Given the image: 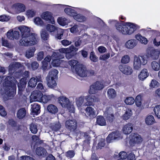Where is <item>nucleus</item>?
<instances>
[{
    "instance_id": "1",
    "label": "nucleus",
    "mask_w": 160,
    "mask_h": 160,
    "mask_svg": "<svg viewBox=\"0 0 160 160\" xmlns=\"http://www.w3.org/2000/svg\"><path fill=\"white\" fill-rule=\"evenodd\" d=\"M18 29L21 32L22 38L20 43L22 46H28L36 45L38 42L37 34L31 32V28L24 25L20 26Z\"/></svg>"
},
{
    "instance_id": "2",
    "label": "nucleus",
    "mask_w": 160,
    "mask_h": 160,
    "mask_svg": "<svg viewBox=\"0 0 160 160\" xmlns=\"http://www.w3.org/2000/svg\"><path fill=\"white\" fill-rule=\"evenodd\" d=\"M109 22L115 25L116 29L119 33L125 35H131L137 29L140 28L139 26L131 22L123 24L119 23L116 20H110Z\"/></svg>"
},
{
    "instance_id": "3",
    "label": "nucleus",
    "mask_w": 160,
    "mask_h": 160,
    "mask_svg": "<svg viewBox=\"0 0 160 160\" xmlns=\"http://www.w3.org/2000/svg\"><path fill=\"white\" fill-rule=\"evenodd\" d=\"M13 78L10 76H8L5 79L4 86L1 90V93L3 97L8 98L14 95V90L11 86Z\"/></svg>"
},
{
    "instance_id": "4",
    "label": "nucleus",
    "mask_w": 160,
    "mask_h": 160,
    "mask_svg": "<svg viewBox=\"0 0 160 160\" xmlns=\"http://www.w3.org/2000/svg\"><path fill=\"white\" fill-rule=\"evenodd\" d=\"M147 62V57L146 55L135 56L133 60V68L135 70H139L142 65H146Z\"/></svg>"
},
{
    "instance_id": "5",
    "label": "nucleus",
    "mask_w": 160,
    "mask_h": 160,
    "mask_svg": "<svg viewBox=\"0 0 160 160\" xmlns=\"http://www.w3.org/2000/svg\"><path fill=\"white\" fill-rule=\"evenodd\" d=\"M77 68H76L77 73L81 77H86L90 76L95 74V72L92 70H88L86 67L82 66V64L77 66Z\"/></svg>"
},
{
    "instance_id": "6",
    "label": "nucleus",
    "mask_w": 160,
    "mask_h": 160,
    "mask_svg": "<svg viewBox=\"0 0 160 160\" xmlns=\"http://www.w3.org/2000/svg\"><path fill=\"white\" fill-rule=\"evenodd\" d=\"M108 85L102 81L96 82L91 86L89 91L90 94H94L97 93L98 90L102 89L105 86Z\"/></svg>"
},
{
    "instance_id": "7",
    "label": "nucleus",
    "mask_w": 160,
    "mask_h": 160,
    "mask_svg": "<svg viewBox=\"0 0 160 160\" xmlns=\"http://www.w3.org/2000/svg\"><path fill=\"white\" fill-rule=\"evenodd\" d=\"M42 94L40 91H34L30 96V102H41Z\"/></svg>"
},
{
    "instance_id": "8",
    "label": "nucleus",
    "mask_w": 160,
    "mask_h": 160,
    "mask_svg": "<svg viewBox=\"0 0 160 160\" xmlns=\"http://www.w3.org/2000/svg\"><path fill=\"white\" fill-rule=\"evenodd\" d=\"M41 17L42 19L48 22L51 23L52 24H54L55 23V20L52 14L50 12H44L42 13Z\"/></svg>"
},
{
    "instance_id": "9",
    "label": "nucleus",
    "mask_w": 160,
    "mask_h": 160,
    "mask_svg": "<svg viewBox=\"0 0 160 160\" xmlns=\"http://www.w3.org/2000/svg\"><path fill=\"white\" fill-rule=\"evenodd\" d=\"M86 102L84 103L85 106L92 105L95 102H98V98L95 96L88 95L85 97Z\"/></svg>"
},
{
    "instance_id": "10",
    "label": "nucleus",
    "mask_w": 160,
    "mask_h": 160,
    "mask_svg": "<svg viewBox=\"0 0 160 160\" xmlns=\"http://www.w3.org/2000/svg\"><path fill=\"white\" fill-rule=\"evenodd\" d=\"M77 122L74 120L68 119L65 122V127L68 130L71 131H74L77 128Z\"/></svg>"
},
{
    "instance_id": "11",
    "label": "nucleus",
    "mask_w": 160,
    "mask_h": 160,
    "mask_svg": "<svg viewBox=\"0 0 160 160\" xmlns=\"http://www.w3.org/2000/svg\"><path fill=\"white\" fill-rule=\"evenodd\" d=\"M148 56L147 57L151 58L152 60H157L160 55V49H153L147 53Z\"/></svg>"
},
{
    "instance_id": "12",
    "label": "nucleus",
    "mask_w": 160,
    "mask_h": 160,
    "mask_svg": "<svg viewBox=\"0 0 160 160\" xmlns=\"http://www.w3.org/2000/svg\"><path fill=\"white\" fill-rule=\"evenodd\" d=\"M13 10L17 13L24 12L26 9L25 6L21 3H17L12 6Z\"/></svg>"
},
{
    "instance_id": "13",
    "label": "nucleus",
    "mask_w": 160,
    "mask_h": 160,
    "mask_svg": "<svg viewBox=\"0 0 160 160\" xmlns=\"http://www.w3.org/2000/svg\"><path fill=\"white\" fill-rule=\"evenodd\" d=\"M68 49L67 48H62L59 49V52H53L52 55V58H59V59L63 58L64 57L63 53L66 54L67 52H68Z\"/></svg>"
},
{
    "instance_id": "14",
    "label": "nucleus",
    "mask_w": 160,
    "mask_h": 160,
    "mask_svg": "<svg viewBox=\"0 0 160 160\" xmlns=\"http://www.w3.org/2000/svg\"><path fill=\"white\" fill-rule=\"evenodd\" d=\"M119 68L120 71L126 75H131L133 72L132 68L131 67L127 65H120Z\"/></svg>"
},
{
    "instance_id": "15",
    "label": "nucleus",
    "mask_w": 160,
    "mask_h": 160,
    "mask_svg": "<svg viewBox=\"0 0 160 160\" xmlns=\"http://www.w3.org/2000/svg\"><path fill=\"white\" fill-rule=\"evenodd\" d=\"M7 37L8 38L11 40L14 39H18L20 37L19 32L18 31H13V29H11L7 32Z\"/></svg>"
},
{
    "instance_id": "16",
    "label": "nucleus",
    "mask_w": 160,
    "mask_h": 160,
    "mask_svg": "<svg viewBox=\"0 0 160 160\" xmlns=\"http://www.w3.org/2000/svg\"><path fill=\"white\" fill-rule=\"evenodd\" d=\"M58 102L62 107L66 108L71 102L69 99L65 96H61L58 99Z\"/></svg>"
},
{
    "instance_id": "17",
    "label": "nucleus",
    "mask_w": 160,
    "mask_h": 160,
    "mask_svg": "<svg viewBox=\"0 0 160 160\" xmlns=\"http://www.w3.org/2000/svg\"><path fill=\"white\" fill-rule=\"evenodd\" d=\"M104 115L107 117V120L109 122H112L114 118L113 111L112 108L107 107L104 112Z\"/></svg>"
},
{
    "instance_id": "18",
    "label": "nucleus",
    "mask_w": 160,
    "mask_h": 160,
    "mask_svg": "<svg viewBox=\"0 0 160 160\" xmlns=\"http://www.w3.org/2000/svg\"><path fill=\"white\" fill-rule=\"evenodd\" d=\"M46 80L47 85L49 88H53L56 87L57 79L47 77Z\"/></svg>"
},
{
    "instance_id": "19",
    "label": "nucleus",
    "mask_w": 160,
    "mask_h": 160,
    "mask_svg": "<svg viewBox=\"0 0 160 160\" xmlns=\"http://www.w3.org/2000/svg\"><path fill=\"white\" fill-rule=\"evenodd\" d=\"M138 44L137 40L134 39H131L128 40L125 44V47L129 49L133 48Z\"/></svg>"
},
{
    "instance_id": "20",
    "label": "nucleus",
    "mask_w": 160,
    "mask_h": 160,
    "mask_svg": "<svg viewBox=\"0 0 160 160\" xmlns=\"http://www.w3.org/2000/svg\"><path fill=\"white\" fill-rule=\"evenodd\" d=\"M85 98L83 96H81L75 99V102L78 107L79 108L85 106L84 103Z\"/></svg>"
},
{
    "instance_id": "21",
    "label": "nucleus",
    "mask_w": 160,
    "mask_h": 160,
    "mask_svg": "<svg viewBox=\"0 0 160 160\" xmlns=\"http://www.w3.org/2000/svg\"><path fill=\"white\" fill-rule=\"evenodd\" d=\"M149 73L147 69L144 68L142 69L138 75V78L139 80L143 81L148 76Z\"/></svg>"
},
{
    "instance_id": "22",
    "label": "nucleus",
    "mask_w": 160,
    "mask_h": 160,
    "mask_svg": "<svg viewBox=\"0 0 160 160\" xmlns=\"http://www.w3.org/2000/svg\"><path fill=\"white\" fill-rule=\"evenodd\" d=\"M132 129L133 127L132 125L130 123H128L123 126L122 131L125 134H128L132 132Z\"/></svg>"
},
{
    "instance_id": "23",
    "label": "nucleus",
    "mask_w": 160,
    "mask_h": 160,
    "mask_svg": "<svg viewBox=\"0 0 160 160\" xmlns=\"http://www.w3.org/2000/svg\"><path fill=\"white\" fill-rule=\"evenodd\" d=\"M86 114L89 117L93 118L95 117L96 112L95 110L90 107H88L85 109Z\"/></svg>"
},
{
    "instance_id": "24",
    "label": "nucleus",
    "mask_w": 160,
    "mask_h": 160,
    "mask_svg": "<svg viewBox=\"0 0 160 160\" xmlns=\"http://www.w3.org/2000/svg\"><path fill=\"white\" fill-rule=\"evenodd\" d=\"M32 112L34 115H38L40 112V106L37 103L32 104Z\"/></svg>"
},
{
    "instance_id": "25",
    "label": "nucleus",
    "mask_w": 160,
    "mask_h": 160,
    "mask_svg": "<svg viewBox=\"0 0 160 160\" xmlns=\"http://www.w3.org/2000/svg\"><path fill=\"white\" fill-rule=\"evenodd\" d=\"M36 50L34 47H31L27 49L25 52V56L28 58H29L32 57Z\"/></svg>"
},
{
    "instance_id": "26",
    "label": "nucleus",
    "mask_w": 160,
    "mask_h": 160,
    "mask_svg": "<svg viewBox=\"0 0 160 160\" xmlns=\"http://www.w3.org/2000/svg\"><path fill=\"white\" fill-rule=\"evenodd\" d=\"M57 21L59 24L63 26L68 25L70 22L69 20L63 17L58 18L57 19Z\"/></svg>"
},
{
    "instance_id": "27",
    "label": "nucleus",
    "mask_w": 160,
    "mask_h": 160,
    "mask_svg": "<svg viewBox=\"0 0 160 160\" xmlns=\"http://www.w3.org/2000/svg\"><path fill=\"white\" fill-rule=\"evenodd\" d=\"M36 154L39 156H44L47 155V153L46 150L42 147L37 148L36 150Z\"/></svg>"
},
{
    "instance_id": "28",
    "label": "nucleus",
    "mask_w": 160,
    "mask_h": 160,
    "mask_svg": "<svg viewBox=\"0 0 160 160\" xmlns=\"http://www.w3.org/2000/svg\"><path fill=\"white\" fill-rule=\"evenodd\" d=\"M145 122L148 125H151L155 122L154 117L152 115L148 116L145 119Z\"/></svg>"
},
{
    "instance_id": "29",
    "label": "nucleus",
    "mask_w": 160,
    "mask_h": 160,
    "mask_svg": "<svg viewBox=\"0 0 160 160\" xmlns=\"http://www.w3.org/2000/svg\"><path fill=\"white\" fill-rule=\"evenodd\" d=\"M58 72L56 69L51 70L49 72L47 77L58 79Z\"/></svg>"
},
{
    "instance_id": "30",
    "label": "nucleus",
    "mask_w": 160,
    "mask_h": 160,
    "mask_svg": "<svg viewBox=\"0 0 160 160\" xmlns=\"http://www.w3.org/2000/svg\"><path fill=\"white\" fill-rule=\"evenodd\" d=\"M54 98V96L52 94L49 95H42L41 102L46 103Z\"/></svg>"
},
{
    "instance_id": "31",
    "label": "nucleus",
    "mask_w": 160,
    "mask_h": 160,
    "mask_svg": "<svg viewBox=\"0 0 160 160\" xmlns=\"http://www.w3.org/2000/svg\"><path fill=\"white\" fill-rule=\"evenodd\" d=\"M47 109L49 112L52 114L56 113L58 111V108L57 107L53 104L48 105Z\"/></svg>"
},
{
    "instance_id": "32",
    "label": "nucleus",
    "mask_w": 160,
    "mask_h": 160,
    "mask_svg": "<svg viewBox=\"0 0 160 160\" xmlns=\"http://www.w3.org/2000/svg\"><path fill=\"white\" fill-rule=\"evenodd\" d=\"M142 96L141 95H138L136 98L135 102L137 107L142 108Z\"/></svg>"
},
{
    "instance_id": "33",
    "label": "nucleus",
    "mask_w": 160,
    "mask_h": 160,
    "mask_svg": "<svg viewBox=\"0 0 160 160\" xmlns=\"http://www.w3.org/2000/svg\"><path fill=\"white\" fill-rule=\"evenodd\" d=\"M152 69L155 71H158L160 70V65L159 63L156 61L152 62L151 64Z\"/></svg>"
},
{
    "instance_id": "34",
    "label": "nucleus",
    "mask_w": 160,
    "mask_h": 160,
    "mask_svg": "<svg viewBox=\"0 0 160 160\" xmlns=\"http://www.w3.org/2000/svg\"><path fill=\"white\" fill-rule=\"evenodd\" d=\"M73 17L75 20L79 22H83L86 20V18L85 17L80 14H77L76 13Z\"/></svg>"
},
{
    "instance_id": "35",
    "label": "nucleus",
    "mask_w": 160,
    "mask_h": 160,
    "mask_svg": "<svg viewBox=\"0 0 160 160\" xmlns=\"http://www.w3.org/2000/svg\"><path fill=\"white\" fill-rule=\"evenodd\" d=\"M107 94L109 98H113L116 97L117 95L115 91L113 88L108 89Z\"/></svg>"
},
{
    "instance_id": "36",
    "label": "nucleus",
    "mask_w": 160,
    "mask_h": 160,
    "mask_svg": "<svg viewBox=\"0 0 160 160\" xmlns=\"http://www.w3.org/2000/svg\"><path fill=\"white\" fill-rule=\"evenodd\" d=\"M97 122L98 124L100 126H104L106 124L105 119L102 116H98L97 117Z\"/></svg>"
},
{
    "instance_id": "37",
    "label": "nucleus",
    "mask_w": 160,
    "mask_h": 160,
    "mask_svg": "<svg viewBox=\"0 0 160 160\" xmlns=\"http://www.w3.org/2000/svg\"><path fill=\"white\" fill-rule=\"evenodd\" d=\"M26 114V111L24 108L19 109L17 113V116L19 119H21L25 117Z\"/></svg>"
},
{
    "instance_id": "38",
    "label": "nucleus",
    "mask_w": 160,
    "mask_h": 160,
    "mask_svg": "<svg viewBox=\"0 0 160 160\" xmlns=\"http://www.w3.org/2000/svg\"><path fill=\"white\" fill-rule=\"evenodd\" d=\"M26 84L25 78H22L20 80V82L18 84V89L20 91H22L24 89Z\"/></svg>"
},
{
    "instance_id": "39",
    "label": "nucleus",
    "mask_w": 160,
    "mask_h": 160,
    "mask_svg": "<svg viewBox=\"0 0 160 160\" xmlns=\"http://www.w3.org/2000/svg\"><path fill=\"white\" fill-rule=\"evenodd\" d=\"M36 11L33 9H29L26 12V15L28 18H32L35 15Z\"/></svg>"
},
{
    "instance_id": "40",
    "label": "nucleus",
    "mask_w": 160,
    "mask_h": 160,
    "mask_svg": "<svg viewBox=\"0 0 160 160\" xmlns=\"http://www.w3.org/2000/svg\"><path fill=\"white\" fill-rule=\"evenodd\" d=\"M132 136V139L135 142L138 143L142 141V138L140 135L134 134Z\"/></svg>"
},
{
    "instance_id": "41",
    "label": "nucleus",
    "mask_w": 160,
    "mask_h": 160,
    "mask_svg": "<svg viewBox=\"0 0 160 160\" xmlns=\"http://www.w3.org/2000/svg\"><path fill=\"white\" fill-rule=\"evenodd\" d=\"M132 110L129 109H126L125 113L122 116L123 119L127 120L132 115Z\"/></svg>"
},
{
    "instance_id": "42",
    "label": "nucleus",
    "mask_w": 160,
    "mask_h": 160,
    "mask_svg": "<svg viewBox=\"0 0 160 160\" xmlns=\"http://www.w3.org/2000/svg\"><path fill=\"white\" fill-rule=\"evenodd\" d=\"M46 29L48 31L50 32H54L58 29L56 27L50 24L47 25Z\"/></svg>"
},
{
    "instance_id": "43",
    "label": "nucleus",
    "mask_w": 160,
    "mask_h": 160,
    "mask_svg": "<svg viewBox=\"0 0 160 160\" xmlns=\"http://www.w3.org/2000/svg\"><path fill=\"white\" fill-rule=\"evenodd\" d=\"M119 137H115L114 135V133L112 132L110 134L107 138V141L108 142L110 143L113 142L114 140H116V138H118Z\"/></svg>"
},
{
    "instance_id": "44",
    "label": "nucleus",
    "mask_w": 160,
    "mask_h": 160,
    "mask_svg": "<svg viewBox=\"0 0 160 160\" xmlns=\"http://www.w3.org/2000/svg\"><path fill=\"white\" fill-rule=\"evenodd\" d=\"M65 13L73 17L75 14H76V12L73 9L70 8H66L64 9Z\"/></svg>"
},
{
    "instance_id": "45",
    "label": "nucleus",
    "mask_w": 160,
    "mask_h": 160,
    "mask_svg": "<svg viewBox=\"0 0 160 160\" xmlns=\"http://www.w3.org/2000/svg\"><path fill=\"white\" fill-rule=\"evenodd\" d=\"M37 84L36 78L34 77L31 78L28 82V86L31 88H33L36 86Z\"/></svg>"
},
{
    "instance_id": "46",
    "label": "nucleus",
    "mask_w": 160,
    "mask_h": 160,
    "mask_svg": "<svg viewBox=\"0 0 160 160\" xmlns=\"http://www.w3.org/2000/svg\"><path fill=\"white\" fill-rule=\"evenodd\" d=\"M56 58L53 60L51 63V65L53 67H58L59 66L61 63L62 62V60H60V59L59 58Z\"/></svg>"
},
{
    "instance_id": "47",
    "label": "nucleus",
    "mask_w": 160,
    "mask_h": 160,
    "mask_svg": "<svg viewBox=\"0 0 160 160\" xmlns=\"http://www.w3.org/2000/svg\"><path fill=\"white\" fill-rule=\"evenodd\" d=\"M33 21L35 24L40 26H43L44 25V22L42 19L39 17L34 18Z\"/></svg>"
},
{
    "instance_id": "48",
    "label": "nucleus",
    "mask_w": 160,
    "mask_h": 160,
    "mask_svg": "<svg viewBox=\"0 0 160 160\" xmlns=\"http://www.w3.org/2000/svg\"><path fill=\"white\" fill-rule=\"evenodd\" d=\"M75 45L77 47L81 46H83L85 44L83 43L82 41L81 38L79 37H77L75 38Z\"/></svg>"
},
{
    "instance_id": "49",
    "label": "nucleus",
    "mask_w": 160,
    "mask_h": 160,
    "mask_svg": "<svg viewBox=\"0 0 160 160\" xmlns=\"http://www.w3.org/2000/svg\"><path fill=\"white\" fill-rule=\"evenodd\" d=\"M153 111L156 116L158 118H160V105H156L153 109Z\"/></svg>"
},
{
    "instance_id": "50",
    "label": "nucleus",
    "mask_w": 160,
    "mask_h": 160,
    "mask_svg": "<svg viewBox=\"0 0 160 160\" xmlns=\"http://www.w3.org/2000/svg\"><path fill=\"white\" fill-rule=\"evenodd\" d=\"M40 33L41 37L43 40H46L48 39L49 35L45 30H42Z\"/></svg>"
},
{
    "instance_id": "51",
    "label": "nucleus",
    "mask_w": 160,
    "mask_h": 160,
    "mask_svg": "<svg viewBox=\"0 0 160 160\" xmlns=\"http://www.w3.org/2000/svg\"><path fill=\"white\" fill-rule=\"evenodd\" d=\"M78 61L75 60H71L68 62L69 65L72 67V68H75V70L77 68V65L80 64H78Z\"/></svg>"
},
{
    "instance_id": "52",
    "label": "nucleus",
    "mask_w": 160,
    "mask_h": 160,
    "mask_svg": "<svg viewBox=\"0 0 160 160\" xmlns=\"http://www.w3.org/2000/svg\"><path fill=\"white\" fill-rule=\"evenodd\" d=\"M135 102V100L132 97H127L125 100V102L127 104L132 105Z\"/></svg>"
},
{
    "instance_id": "53",
    "label": "nucleus",
    "mask_w": 160,
    "mask_h": 160,
    "mask_svg": "<svg viewBox=\"0 0 160 160\" xmlns=\"http://www.w3.org/2000/svg\"><path fill=\"white\" fill-rule=\"evenodd\" d=\"M130 60L129 56L128 55H125L122 57L121 60V62L123 63L126 64L130 62Z\"/></svg>"
},
{
    "instance_id": "54",
    "label": "nucleus",
    "mask_w": 160,
    "mask_h": 160,
    "mask_svg": "<svg viewBox=\"0 0 160 160\" xmlns=\"http://www.w3.org/2000/svg\"><path fill=\"white\" fill-rule=\"evenodd\" d=\"M37 125L34 123H32L30 124V129L31 132L33 133H36L37 131Z\"/></svg>"
},
{
    "instance_id": "55",
    "label": "nucleus",
    "mask_w": 160,
    "mask_h": 160,
    "mask_svg": "<svg viewBox=\"0 0 160 160\" xmlns=\"http://www.w3.org/2000/svg\"><path fill=\"white\" fill-rule=\"evenodd\" d=\"M65 108H67L69 111L71 113L74 112L75 108L72 103L71 102Z\"/></svg>"
},
{
    "instance_id": "56",
    "label": "nucleus",
    "mask_w": 160,
    "mask_h": 160,
    "mask_svg": "<svg viewBox=\"0 0 160 160\" xmlns=\"http://www.w3.org/2000/svg\"><path fill=\"white\" fill-rule=\"evenodd\" d=\"M105 145V141L104 139L102 138L99 141L98 143L97 148L98 149H101Z\"/></svg>"
},
{
    "instance_id": "57",
    "label": "nucleus",
    "mask_w": 160,
    "mask_h": 160,
    "mask_svg": "<svg viewBox=\"0 0 160 160\" xmlns=\"http://www.w3.org/2000/svg\"><path fill=\"white\" fill-rule=\"evenodd\" d=\"M158 83V82L156 80H152L149 84L150 89H153L155 88L157 86Z\"/></svg>"
},
{
    "instance_id": "58",
    "label": "nucleus",
    "mask_w": 160,
    "mask_h": 160,
    "mask_svg": "<svg viewBox=\"0 0 160 160\" xmlns=\"http://www.w3.org/2000/svg\"><path fill=\"white\" fill-rule=\"evenodd\" d=\"M80 27L77 25H74L72 27L70 28V31L72 32H78L81 29L80 28Z\"/></svg>"
},
{
    "instance_id": "59",
    "label": "nucleus",
    "mask_w": 160,
    "mask_h": 160,
    "mask_svg": "<svg viewBox=\"0 0 160 160\" xmlns=\"http://www.w3.org/2000/svg\"><path fill=\"white\" fill-rule=\"evenodd\" d=\"M0 115L3 117L7 115V112L4 108L1 105H0Z\"/></svg>"
},
{
    "instance_id": "60",
    "label": "nucleus",
    "mask_w": 160,
    "mask_h": 160,
    "mask_svg": "<svg viewBox=\"0 0 160 160\" xmlns=\"http://www.w3.org/2000/svg\"><path fill=\"white\" fill-rule=\"evenodd\" d=\"M61 125L59 122H58L52 126L53 130L56 131L58 130L61 128Z\"/></svg>"
},
{
    "instance_id": "61",
    "label": "nucleus",
    "mask_w": 160,
    "mask_h": 160,
    "mask_svg": "<svg viewBox=\"0 0 160 160\" xmlns=\"http://www.w3.org/2000/svg\"><path fill=\"white\" fill-rule=\"evenodd\" d=\"M10 19L9 17L5 15H3L0 16V21L2 22H7Z\"/></svg>"
},
{
    "instance_id": "62",
    "label": "nucleus",
    "mask_w": 160,
    "mask_h": 160,
    "mask_svg": "<svg viewBox=\"0 0 160 160\" xmlns=\"http://www.w3.org/2000/svg\"><path fill=\"white\" fill-rule=\"evenodd\" d=\"M75 155V152L73 151L69 150L66 153V156L69 158L73 157Z\"/></svg>"
},
{
    "instance_id": "63",
    "label": "nucleus",
    "mask_w": 160,
    "mask_h": 160,
    "mask_svg": "<svg viewBox=\"0 0 160 160\" xmlns=\"http://www.w3.org/2000/svg\"><path fill=\"white\" fill-rule=\"evenodd\" d=\"M90 58L92 61L95 62L98 61V58L95 55L94 53L93 52H91L90 53Z\"/></svg>"
},
{
    "instance_id": "64",
    "label": "nucleus",
    "mask_w": 160,
    "mask_h": 160,
    "mask_svg": "<svg viewBox=\"0 0 160 160\" xmlns=\"http://www.w3.org/2000/svg\"><path fill=\"white\" fill-rule=\"evenodd\" d=\"M119 157L120 159L123 160L126 159L127 158V153L124 151L121 152L119 153Z\"/></svg>"
}]
</instances>
